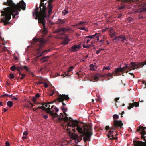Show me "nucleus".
I'll return each instance as SVG.
<instances>
[{"label": "nucleus", "mask_w": 146, "mask_h": 146, "mask_svg": "<svg viewBox=\"0 0 146 146\" xmlns=\"http://www.w3.org/2000/svg\"><path fill=\"white\" fill-rule=\"evenodd\" d=\"M10 143L8 141H6L5 143L6 146H10Z\"/></svg>", "instance_id": "52"}, {"label": "nucleus", "mask_w": 146, "mask_h": 146, "mask_svg": "<svg viewBox=\"0 0 146 146\" xmlns=\"http://www.w3.org/2000/svg\"><path fill=\"white\" fill-rule=\"evenodd\" d=\"M97 33H96L94 35H90L88 36H86V38H90L91 39H94L96 36Z\"/></svg>", "instance_id": "24"}, {"label": "nucleus", "mask_w": 146, "mask_h": 146, "mask_svg": "<svg viewBox=\"0 0 146 146\" xmlns=\"http://www.w3.org/2000/svg\"><path fill=\"white\" fill-rule=\"evenodd\" d=\"M3 5L9 6L6 8H4L3 10H2L1 13L3 12H6L12 10L13 12H16L17 11V9L21 8V9L25 10L26 9L25 3L23 0L20 1L17 4H15L12 0H7V2H4Z\"/></svg>", "instance_id": "3"}, {"label": "nucleus", "mask_w": 146, "mask_h": 146, "mask_svg": "<svg viewBox=\"0 0 146 146\" xmlns=\"http://www.w3.org/2000/svg\"><path fill=\"white\" fill-rule=\"evenodd\" d=\"M119 97H118V98H116L115 100H114L116 102H117V101L118 100H119Z\"/></svg>", "instance_id": "60"}, {"label": "nucleus", "mask_w": 146, "mask_h": 146, "mask_svg": "<svg viewBox=\"0 0 146 146\" xmlns=\"http://www.w3.org/2000/svg\"><path fill=\"white\" fill-rule=\"evenodd\" d=\"M68 11H67L65 10L63 11L62 12V13H63V14L64 15H65L66 14H67L68 13Z\"/></svg>", "instance_id": "44"}, {"label": "nucleus", "mask_w": 146, "mask_h": 146, "mask_svg": "<svg viewBox=\"0 0 146 146\" xmlns=\"http://www.w3.org/2000/svg\"><path fill=\"white\" fill-rule=\"evenodd\" d=\"M144 127L142 126L139 127V128L137 130V131L140 132V134L143 133L144 134H146L145 131L144 129Z\"/></svg>", "instance_id": "20"}, {"label": "nucleus", "mask_w": 146, "mask_h": 146, "mask_svg": "<svg viewBox=\"0 0 146 146\" xmlns=\"http://www.w3.org/2000/svg\"><path fill=\"white\" fill-rule=\"evenodd\" d=\"M64 113L65 115V117L64 118L58 117V121H63L64 122H67L68 120V117H67L68 115L65 112Z\"/></svg>", "instance_id": "16"}, {"label": "nucleus", "mask_w": 146, "mask_h": 146, "mask_svg": "<svg viewBox=\"0 0 146 146\" xmlns=\"http://www.w3.org/2000/svg\"><path fill=\"white\" fill-rule=\"evenodd\" d=\"M79 29L80 30H84L86 31H87V30L85 29V27H79Z\"/></svg>", "instance_id": "46"}, {"label": "nucleus", "mask_w": 146, "mask_h": 146, "mask_svg": "<svg viewBox=\"0 0 146 146\" xmlns=\"http://www.w3.org/2000/svg\"><path fill=\"white\" fill-rule=\"evenodd\" d=\"M101 35L100 33H97V34H96V36H95V37H96V39L97 40H99V37Z\"/></svg>", "instance_id": "35"}, {"label": "nucleus", "mask_w": 146, "mask_h": 146, "mask_svg": "<svg viewBox=\"0 0 146 146\" xmlns=\"http://www.w3.org/2000/svg\"><path fill=\"white\" fill-rule=\"evenodd\" d=\"M22 70V67H21V68H19V70H17V71H18V72H19V74L20 75H21V74H21V72L20 70Z\"/></svg>", "instance_id": "48"}, {"label": "nucleus", "mask_w": 146, "mask_h": 146, "mask_svg": "<svg viewBox=\"0 0 146 146\" xmlns=\"http://www.w3.org/2000/svg\"><path fill=\"white\" fill-rule=\"evenodd\" d=\"M129 106L128 107V109L129 110H130L131 108H133L134 106L133 103H130L129 104Z\"/></svg>", "instance_id": "28"}, {"label": "nucleus", "mask_w": 146, "mask_h": 146, "mask_svg": "<svg viewBox=\"0 0 146 146\" xmlns=\"http://www.w3.org/2000/svg\"><path fill=\"white\" fill-rule=\"evenodd\" d=\"M28 134V132L27 131H25L23 133V136H27Z\"/></svg>", "instance_id": "51"}, {"label": "nucleus", "mask_w": 146, "mask_h": 146, "mask_svg": "<svg viewBox=\"0 0 146 146\" xmlns=\"http://www.w3.org/2000/svg\"><path fill=\"white\" fill-rule=\"evenodd\" d=\"M105 70H110V68L109 66L104 67L103 68V71H104Z\"/></svg>", "instance_id": "32"}, {"label": "nucleus", "mask_w": 146, "mask_h": 146, "mask_svg": "<svg viewBox=\"0 0 146 146\" xmlns=\"http://www.w3.org/2000/svg\"><path fill=\"white\" fill-rule=\"evenodd\" d=\"M12 95H9L8 94H5L4 95H1V97H5V96H8V97H12Z\"/></svg>", "instance_id": "34"}, {"label": "nucleus", "mask_w": 146, "mask_h": 146, "mask_svg": "<svg viewBox=\"0 0 146 146\" xmlns=\"http://www.w3.org/2000/svg\"><path fill=\"white\" fill-rule=\"evenodd\" d=\"M14 59L15 60H18V57L15 56V54H14Z\"/></svg>", "instance_id": "57"}, {"label": "nucleus", "mask_w": 146, "mask_h": 146, "mask_svg": "<svg viewBox=\"0 0 146 146\" xmlns=\"http://www.w3.org/2000/svg\"><path fill=\"white\" fill-rule=\"evenodd\" d=\"M109 32L110 33H112L113 32V29H111L109 31Z\"/></svg>", "instance_id": "62"}, {"label": "nucleus", "mask_w": 146, "mask_h": 146, "mask_svg": "<svg viewBox=\"0 0 146 146\" xmlns=\"http://www.w3.org/2000/svg\"><path fill=\"white\" fill-rule=\"evenodd\" d=\"M21 8L17 9V11L16 12H13L12 10L6 12H3L1 13V16L3 17L1 19V22L3 23L4 25H6L9 23V21L11 18V15L13 16V18H15V16L19 14V11H21Z\"/></svg>", "instance_id": "4"}, {"label": "nucleus", "mask_w": 146, "mask_h": 146, "mask_svg": "<svg viewBox=\"0 0 146 146\" xmlns=\"http://www.w3.org/2000/svg\"><path fill=\"white\" fill-rule=\"evenodd\" d=\"M48 57H44L42 58V60H44V61H46L48 59Z\"/></svg>", "instance_id": "47"}, {"label": "nucleus", "mask_w": 146, "mask_h": 146, "mask_svg": "<svg viewBox=\"0 0 146 146\" xmlns=\"http://www.w3.org/2000/svg\"><path fill=\"white\" fill-rule=\"evenodd\" d=\"M49 0H41L39 7H37L36 5V8L35 11L33 13V16L35 15L36 17V19L38 18V22L41 23L43 27L42 33L43 34L46 35L47 33V29L45 27L46 21L45 18L46 17V10L47 7L46 4L48 2Z\"/></svg>", "instance_id": "1"}, {"label": "nucleus", "mask_w": 146, "mask_h": 146, "mask_svg": "<svg viewBox=\"0 0 146 146\" xmlns=\"http://www.w3.org/2000/svg\"><path fill=\"white\" fill-rule=\"evenodd\" d=\"M44 86L45 88H47L48 86V84L47 83H45L44 84Z\"/></svg>", "instance_id": "56"}, {"label": "nucleus", "mask_w": 146, "mask_h": 146, "mask_svg": "<svg viewBox=\"0 0 146 146\" xmlns=\"http://www.w3.org/2000/svg\"><path fill=\"white\" fill-rule=\"evenodd\" d=\"M51 92L52 93L50 94V96H52L53 95V94L54 93L55 91L53 90H52L51 91Z\"/></svg>", "instance_id": "55"}, {"label": "nucleus", "mask_w": 146, "mask_h": 146, "mask_svg": "<svg viewBox=\"0 0 146 146\" xmlns=\"http://www.w3.org/2000/svg\"><path fill=\"white\" fill-rule=\"evenodd\" d=\"M42 117L45 118V119H47L48 117L47 115H44L43 114H42Z\"/></svg>", "instance_id": "49"}, {"label": "nucleus", "mask_w": 146, "mask_h": 146, "mask_svg": "<svg viewBox=\"0 0 146 146\" xmlns=\"http://www.w3.org/2000/svg\"><path fill=\"white\" fill-rule=\"evenodd\" d=\"M61 109L62 111L64 113L65 112H66L67 111V109L66 108H64L63 106H62L61 107Z\"/></svg>", "instance_id": "29"}, {"label": "nucleus", "mask_w": 146, "mask_h": 146, "mask_svg": "<svg viewBox=\"0 0 146 146\" xmlns=\"http://www.w3.org/2000/svg\"><path fill=\"white\" fill-rule=\"evenodd\" d=\"M120 39H121V40L122 43L125 42L126 43L127 42L126 37L122 35L116 36L115 38L113 39L112 40L113 42L117 43L120 41Z\"/></svg>", "instance_id": "10"}, {"label": "nucleus", "mask_w": 146, "mask_h": 146, "mask_svg": "<svg viewBox=\"0 0 146 146\" xmlns=\"http://www.w3.org/2000/svg\"><path fill=\"white\" fill-rule=\"evenodd\" d=\"M50 50L48 49L46 50H45L44 51H43L42 53H41L39 55H38V56H42V54H44L45 52H49L50 51Z\"/></svg>", "instance_id": "33"}, {"label": "nucleus", "mask_w": 146, "mask_h": 146, "mask_svg": "<svg viewBox=\"0 0 146 146\" xmlns=\"http://www.w3.org/2000/svg\"><path fill=\"white\" fill-rule=\"evenodd\" d=\"M74 67L73 66H71L69 68L68 70L67 71V73L66 72H64V74H62L61 76H63V77H64L65 76H70L69 74V72H71L72 71V70L74 68Z\"/></svg>", "instance_id": "17"}, {"label": "nucleus", "mask_w": 146, "mask_h": 146, "mask_svg": "<svg viewBox=\"0 0 146 146\" xmlns=\"http://www.w3.org/2000/svg\"><path fill=\"white\" fill-rule=\"evenodd\" d=\"M113 126H112L111 129L115 130L116 129L118 128H121L123 125L122 121L121 120H114L113 123Z\"/></svg>", "instance_id": "8"}, {"label": "nucleus", "mask_w": 146, "mask_h": 146, "mask_svg": "<svg viewBox=\"0 0 146 146\" xmlns=\"http://www.w3.org/2000/svg\"><path fill=\"white\" fill-rule=\"evenodd\" d=\"M80 132L77 131L81 135L78 136L77 134L72 133L71 135L72 139L75 140L76 143L80 142L83 137L85 142L87 141H90L91 136L93 135L91 125L89 124H86L83 126H80Z\"/></svg>", "instance_id": "2"}, {"label": "nucleus", "mask_w": 146, "mask_h": 146, "mask_svg": "<svg viewBox=\"0 0 146 146\" xmlns=\"http://www.w3.org/2000/svg\"><path fill=\"white\" fill-rule=\"evenodd\" d=\"M14 76L13 74H9V78L10 79H13L14 78Z\"/></svg>", "instance_id": "36"}, {"label": "nucleus", "mask_w": 146, "mask_h": 146, "mask_svg": "<svg viewBox=\"0 0 146 146\" xmlns=\"http://www.w3.org/2000/svg\"><path fill=\"white\" fill-rule=\"evenodd\" d=\"M80 47V45H77L76 44H75L70 48V50L73 52L77 51L79 50Z\"/></svg>", "instance_id": "11"}, {"label": "nucleus", "mask_w": 146, "mask_h": 146, "mask_svg": "<svg viewBox=\"0 0 146 146\" xmlns=\"http://www.w3.org/2000/svg\"><path fill=\"white\" fill-rule=\"evenodd\" d=\"M11 98L12 100H17V98L15 97L14 96H13Z\"/></svg>", "instance_id": "54"}, {"label": "nucleus", "mask_w": 146, "mask_h": 146, "mask_svg": "<svg viewBox=\"0 0 146 146\" xmlns=\"http://www.w3.org/2000/svg\"><path fill=\"white\" fill-rule=\"evenodd\" d=\"M104 41L103 40H100L99 41V43L102 44H104Z\"/></svg>", "instance_id": "59"}, {"label": "nucleus", "mask_w": 146, "mask_h": 146, "mask_svg": "<svg viewBox=\"0 0 146 146\" xmlns=\"http://www.w3.org/2000/svg\"><path fill=\"white\" fill-rule=\"evenodd\" d=\"M71 29L70 28H60L57 30V32L60 33V32L62 31L64 32L66 31L69 32L71 30Z\"/></svg>", "instance_id": "15"}, {"label": "nucleus", "mask_w": 146, "mask_h": 146, "mask_svg": "<svg viewBox=\"0 0 146 146\" xmlns=\"http://www.w3.org/2000/svg\"><path fill=\"white\" fill-rule=\"evenodd\" d=\"M90 67L92 69L94 67V65L93 64H91L90 65Z\"/></svg>", "instance_id": "64"}, {"label": "nucleus", "mask_w": 146, "mask_h": 146, "mask_svg": "<svg viewBox=\"0 0 146 146\" xmlns=\"http://www.w3.org/2000/svg\"><path fill=\"white\" fill-rule=\"evenodd\" d=\"M36 84L37 85H39L40 84H43V83L41 82H37L36 83Z\"/></svg>", "instance_id": "63"}, {"label": "nucleus", "mask_w": 146, "mask_h": 146, "mask_svg": "<svg viewBox=\"0 0 146 146\" xmlns=\"http://www.w3.org/2000/svg\"><path fill=\"white\" fill-rule=\"evenodd\" d=\"M19 68H21V67L16 66L15 65H13L10 68V70L12 71H15V70H19Z\"/></svg>", "instance_id": "21"}, {"label": "nucleus", "mask_w": 146, "mask_h": 146, "mask_svg": "<svg viewBox=\"0 0 146 146\" xmlns=\"http://www.w3.org/2000/svg\"><path fill=\"white\" fill-rule=\"evenodd\" d=\"M115 130H113V129L110 130L109 131V133L108 135V138H110L111 137V138H110V139L111 140L116 139H117V137L116 136L115 137H114L113 135H112L111 136V135L113 134L114 132V131Z\"/></svg>", "instance_id": "12"}, {"label": "nucleus", "mask_w": 146, "mask_h": 146, "mask_svg": "<svg viewBox=\"0 0 146 146\" xmlns=\"http://www.w3.org/2000/svg\"><path fill=\"white\" fill-rule=\"evenodd\" d=\"M52 102H48L47 103H46V104H45V105H44L45 106V107H47L48 106V105L49 104H51L52 103Z\"/></svg>", "instance_id": "53"}, {"label": "nucleus", "mask_w": 146, "mask_h": 146, "mask_svg": "<svg viewBox=\"0 0 146 146\" xmlns=\"http://www.w3.org/2000/svg\"><path fill=\"white\" fill-rule=\"evenodd\" d=\"M141 138L142 139H143L144 140H145V136L144 137L145 134H144L143 133L141 134Z\"/></svg>", "instance_id": "50"}, {"label": "nucleus", "mask_w": 146, "mask_h": 146, "mask_svg": "<svg viewBox=\"0 0 146 146\" xmlns=\"http://www.w3.org/2000/svg\"><path fill=\"white\" fill-rule=\"evenodd\" d=\"M116 33L115 32H114L112 33H110V35L111 38L114 37L115 34Z\"/></svg>", "instance_id": "37"}, {"label": "nucleus", "mask_w": 146, "mask_h": 146, "mask_svg": "<svg viewBox=\"0 0 146 146\" xmlns=\"http://www.w3.org/2000/svg\"><path fill=\"white\" fill-rule=\"evenodd\" d=\"M7 104L9 107H12L13 105V102L10 101H8Z\"/></svg>", "instance_id": "27"}, {"label": "nucleus", "mask_w": 146, "mask_h": 146, "mask_svg": "<svg viewBox=\"0 0 146 146\" xmlns=\"http://www.w3.org/2000/svg\"><path fill=\"white\" fill-rule=\"evenodd\" d=\"M112 127H110L109 126H106L105 127V130H108L109 129L110 130H111L112 129H111V128Z\"/></svg>", "instance_id": "39"}, {"label": "nucleus", "mask_w": 146, "mask_h": 146, "mask_svg": "<svg viewBox=\"0 0 146 146\" xmlns=\"http://www.w3.org/2000/svg\"><path fill=\"white\" fill-rule=\"evenodd\" d=\"M62 38L63 40L62 43L64 45H65L68 44V42L70 41V39H69L68 36H66Z\"/></svg>", "instance_id": "18"}, {"label": "nucleus", "mask_w": 146, "mask_h": 146, "mask_svg": "<svg viewBox=\"0 0 146 146\" xmlns=\"http://www.w3.org/2000/svg\"><path fill=\"white\" fill-rule=\"evenodd\" d=\"M113 119L114 120H115V119H117L119 118V116L117 114H114L113 116Z\"/></svg>", "instance_id": "30"}, {"label": "nucleus", "mask_w": 146, "mask_h": 146, "mask_svg": "<svg viewBox=\"0 0 146 146\" xmlns=\"http://www.w3.org/2000/svg\"><path fill=\"white\" fill-rule=\"evenodd\" d=\"M32 101H33V102L34 103H35V102H36V97H33L32 98Z\"/></svg>", "instance_id": "43"}, {"label": "nucleus", "mask_w": 146, "mask_h": 146, "mask_svg": "<svg viewBox=\"0 0 146 146\" xmlns=\"http://www.w3.org/2000/svg\"><path fill=\"white\" fill-rule=\"evenodd\" d=\"M38 108L39 109H42L43 110H45V111H46V112L47 113H50L52 116L54 117H58L59 116L56 113H54V110H50V108L49 107H48L46 108L44 106H38Z\"/></svg>", "instance_id": "9"}, {"label": "nucleus", "mask_w": 146, "mask_h": 146, "mask_svg": "<svg viewBox=\"0 0 146 146\" xmlns=\"http://www.w3.org/2000/svg\"><path fill=\"white\" fill-rule=\"evenodd\" d=\"M68 121H69L70 122L67 123L68 126H71L73 131L74 132H76V130L77 131H78L79 132H80L81 131V129L80 128V126L78 124V122L77 120H74L71 117H69L68 118Z\"/></svg>", "instance_id": "5"}, {"label": "nucleus", "mask_w": 146, "mask_h": 146, "mask_svg": "<svg viewBox=\"0 0 146 146\" xmlns=\"http://www.w3.org/2000/svg\"><path fill=\"white\" fill-rule=\"evenodd\" d=\"M124 65H125V66H124L123 67L121 68V65H120L119 66V67L115 69V73L116 74V76H117L120 75L119 73V72H125V70L127 69H128V70H129L132 69L130 67L128 66L126 64H124Z\"/></svg>", "instance_id": "6"}, {"label": "nucleus", "mask_w": 146, "mask_h": 146, "mask_svg": "<svg viewBox=\"0 0 146 146\" xmlns=\"http://www.w3.org/2000/svg\"><path fill=\"white\" fill-rule=\"evenodd\" d=\"M40 96L38 93H37L36 95H35V97L36 98H38L40 97Z\"/></svg>", "instance_id": "58"}, {"label": "nucleus", "mask_w": 146, "mask_h": 146, "mask_svg": "<svg viewBox=\"0 0 146 146\" xmlns=\"http://www.w3.org/2000/svg\"><path fill=\"white\" fill-rule=\"evenodd\" d=\"M101 76L102 77H106L108 78V80H109L110 78H112V77H111V78H110V73H108L105 74H102V75H101Z\"/></svg>", "instance_id": "23"}, {"label": "nucleus", "mask_w": 146, "mask_h": 146, "mask_svg": "<svg viewBox=\"0 0 146 146\" xmlns=\"http://www.w3.org/2000/svg\"><path fill=\"white\" fill-rule=\"evenodd\" d=\"M100 76V75L99 74H96L94 75V80L95 81H97L99 79V77Z\"/></svg>", "instance_id": "25"}, {"label": "nucleus", "mask_w": 146, "mask_h": 146, "mask_svg": "<svg viewBox=\"0 0 146 146\" xmlns=\"http://www.w3.org/2000/svg\"><path fill=\"white\" fill-rule=\"evenodd\" d=\"M131 65V66L132 67L133 69H135L137 68L140 67L141 64L140 63L136 64L133 62H131L129 64V65Z\"/></svg>", "instance_id": "14"}, {"label": "nucleus", "mask_w": 146, "mask_h": 146, "mask_svg": "<svg viewBox=\"0 0 146 146\" xmlns=\"http://www.w3.org/2000/svg\"><path fill=\"white\" fill-rule=\"evenodd\" d=\"M52 2V1H48V12L49 14H50L52 13V6L51 4V3Z\"/></svg>", "instance_id": "19"}, {"label": "nucleus", "mask_w": 146, "mask_h": 146, "mask_svg": "<svg viewBox=\"0 0 146 146\" xmlns=\"http://www.w3.org/2000/svg\"><path fill=\"white\" fill-rule=\"evenodd\" d=\"M19 67H22V70L23 68L25 69L27 71H29V68L26 66H20Z\"/></svg>", "instance_id": "31"}, {"label": "nucleus", "mask_w": 146, "mask_h": 146, "mask_svg": "<svg viewBox=\"0 0 146 146\" xmlns=\"http://www.w3.org/2000/svg\"><path fill=\"white\" fill-rule=\"evenodd\" d=\"M104 50V49L103 48H100L98 50H97L96 51V53L97 54H98L100 52L101 50Z\"/></svg>", "instance_id": "38"}, {"label": "nucleus", "mask_w": 146, "mask_h": 146, "mask_svg": "<svg viewBox=\"0 0 146 146\" xmlns=\"http://www.w3.org/2000/svg\"><path fill=\"white\" fill-rule=\"evenodd\" d=\"M34 42H39L42 45H44L46 43V41L41 38H34L33 39Z\"/></svg>", "instance_id": "13"}, {"label": "nucleus", "mask_w": 146, "mask_h": 146, "mask_svg": "<svg viewBox=\"0 0 146 146\" xmlns=\"http://www.w3.org/2000/svg\"><path fill=\"white\" fill-rule=\"evenodd\" d=\"M58 20L59 21V23L62 24L64 23L66 21V19H59Z\"/></svg>", "instance_id": "26"}, {"label": "nucleus", "mask_w": 146, "mask_h": 146, "mask_svg": "<svg viewBox=\"0 0 146 146\" xmlns=\"http://www.w3.org/2000/svg\"><path fill=\"white\" fill-rule=\"evenodd\" d=\"M22 76L20 78L21 80H22L24 78L25 76V74H21Z\"/></svg>", "instance_id": "40"}, {"label": "nucleus", "mask_w": 146, "mask_h": 146, "mask_svg": "<svg viewBox=\"0 0 146 146\" xmlns=\"http://www.w3.org/2000/svg\"><path fill=\"white\" fill-rule=\"evenodd\" d=\"M139 102H135L134 103V106L135 107H137L139 106Z\"/></svg>", "instance_id": "41"}, {"label": "nucleus", "mask_w": 146, "mask_h": 146, "mask_svg": "<svg viewBox=\"0 0 146 146\" xmlns=\"http://www.w3.org/2000/svg\"><path fill=\"white\" fill-rule=\"evenodd\" d=\"M144 11H146V7L143 8L141 10L140 12Z\"/></svg>", "instance_id": "45"}, {"label": "nucleus", "mask_w": 146, "mask_h": 146, "mask_svg": "<svg viewBox=\"0 0 146 146\" xmlns=\"http://www.w3.org/2000/svg\"><path fill=\"white\" fill-rule=\"evenodd\" d=\"M55 112L56 113H57V112H58V111H59V110L58 108H56V107H55Z\"/></svg>", "instance_id": "61"}, {"label": "nucleus", "mask_w": 146, "mask_h": 146, "mask_svg": "<svg viewBox=\"0 0 146 146\" xmlns=\"http://www.w3.org/2000/svg\"><path fill=\"white\" fill-rule=\"evenodd\" d=\"M101 76L102 77H106L108 78V80H109L110 78H112V77H111V78H110V73H108L105 74H102V75H101Z\"/></svg>", "instance_id": "22"}, {"label": "nucleus", "mask_w": 146, "mask_h": 146, "mask_svg": "<svg viewBox=\"0 0 146 146\" xmlns=\"http://www.w3.org/2000/svg\"><path fill=\"white\" fill-rule=\"evenodd\" d=\"M83 47L84 48H89L90 47V45H85V44H84L82 45Z\"/></svg>", "instance_id": "42"}, {"label": "nucleus", "mask_w": 146, "mask_h": 146, "mask_svg": "<svg viewBox=\"0 0 146 146\" xmlns=\"http://www.w3.org/2000/svg\"><path fill=\"white\" fill-rule=\"evenodd\" d=\"M69 98L68 97V95H66L65 94H62L59 95L57 99L54 100V102H55L57 100L59 102H62V105L64 106L66 105L65 104L63 101L64 100H69Z\"/></svg>", "instance_id": "7"}]
</instances>
